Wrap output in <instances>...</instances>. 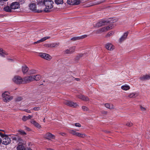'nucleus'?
I'll list each match as a JSON object with an SVG mask.
<instances>
[{"instance_id":"obj_1","label":"nucleus","mask_w":150,"mask_h":150,"mask_svg":"<svg viewBox=\"0 0 150 150\" xmlns=\"http://www.w3.org/2000/svg\"><path fill=\"white\" fill-rule=\"evenodd\" d=\"M53 4L54 2L52 0H46L44 5L45 7L44 9V11L46 13L50 12V9L53 7Z\"/></svg>"},{"instance_id":"obj_2","label":"nucleus","mask_w":150,"mask_h":150,"mask_svg":"<svg viewBox=\"0 0 150 150\" xmlns=\"http://www.w3.org/2000/svg\"><path fill=\"white\" fill-rule=\"evenodd\" d=\"M9 93L8 92L6 91L3 93L2 94V97L3 98V100L4 102H7L13 99V97L12 96L10 97L9 96Z\"/></svg>"},{"instance_id":"obj_3","label":"nucleus","mask_w":150,"mask_h":150,"mask_svg":"<svg viewBox=\"0 0 150 150\" xmlns=\"http://www.w3.org/2000/svg\"><path fill=\"white\" fill-rule=\"evenodd\" d=\"M63 103L64 104L74 108L76 107L78 105L76 103H74L72 101L67 100H64L63 101Z\"/></svg>"},{"instance_id":"obj_4","label":"nucleus","mask_w":150,"mask_h":150,"mask_svg":"<svg viewBox=\"0 0 150 150\" xmlns=\"http://www.w3.org/2000/svg\"><path fill=\"white\" fill-rule=\"evenodd\" d=\"M29 7L31 10L35 12L41 13L42 11V10H37L36 9V5L35 4H30L29 5Z\"/></svg>"},{"instance_id":"obj_5","label":"nucleus","mask_w":150,"mask_h":150,"mask_svg":"<svg viewBox=\"0 0 150 150\" xmlns=\"http://www.w3.org/2000/svg\"><path fill=\"white\" fill-rule=\"evenodd\" d=\"M39 55L42 58L48 60H50L52 59L51 56L47 53L40 52L39 53Z\"/></svg>"},{"instance_id":"obj_6","label":"nucleus","mask_w":150,"mask_h":150,"mask_svg":"<svg viewBox=\"0 0 150 150\" xmlns=\"http://www.w3.org/2000/svg\"><path fill=\"white\" fill-rule=\"evenodd\" d=\"M13 80L15 83L18 84H20L23 82V79L19 76H15Z\"/></svg>"},{"instance_id":"obj_7","label":"nucleus","mask_w":150,"mask_h":150,"mask_svg":"<svg viewBox=\"0 0 150 150\" xmlns=\"http://www.w3.org/2000/svg\"><path fill=\"white\" fill-rule=\"evenodd\" d=\"M34 80L33 75H30L26 76L23 78V83H28L33 81Z\"/></svg>"},{"instance_id":"obj_8","label":"nucleus","mask_w":150,"mask_h":150,"mask_svg":"<svg viewBox=\"0 0 150 150\" xmlns=\"http://www.w3.org/2000/svg\"><path fill=\"white\" fill-rule=\"evenodd\" d=\"M11 9H16L20 8V4L18 2H12L10 5Z\"/></svg>"},{"instance_id":"obj_9","label":"nucleus","mask_w":150,"mask_h":150,"mask_svg":"<svg viewBox=\"0 0 150 150\" xmlns=\"http://www.w3.org/2000/svg\"><path fill=\"white\" fill-rule=\"evenodd\" d=\"M67 2L70 5H78L80 4L81 1L79 0H68Z\"/></svg>"},{"instance_id":"obj_10","label":"nucleus","mask_w":150,"mask_h":150,"mask_svg":"<svg viewBox=\"0 0 150 150\" xmlns=\"http://www.w3.org/2000/svg\"><path fill=\"white\" fill-rule=\"evenodd\" d=\"M11 142L10 138L9 137L7 136L3 139L2 140L1 143L3 144L7 145L9 144Z\"/></svg>"},{"instance_id":"obj_11","label":"nucleus","mask_w":150,"mask_h":150,"mask_svg":"<svg viewBox=\"0 0 150 150\" xmlns=\"http://www.w3.org/2000/svg\"><path fill=\"white\" fill-rule=\"evenodd\" d=\"M88 36V35H82L81 36H77V37H75L73 38H71V40H72L73 41L79 40L81 39H83L84 38H85L87 37Z\"/></svg>"},{"instance_id":"obj_12","label":"nucleus","mask_w":150,"mask_h":150,"mask_svg":"<svg viewBox=\"0 0 150 150\" xmlns=\"http://www.w3.org/2000/svg\"><path fill=\"white\" fill-rule=\"evenodd\" d=\"M108 22V21H107L104 20H101L97 23L96 26L98 27H99L103 25H107Z\"/></svg>"},{"instance_id":"obj_13","label":"nucleus","mask_w":150,"mask_h":150,"mask_svg":"<svg viewBox=\"0 0 150 150\" xmlns=\"http://www.w3.org/2000/svg\"><path fill=\"white\" fill-rule=\"evenodd\" d=\"M128 32H127L125 33L119 39V42H122V41H124L126 39L128 35Z\"/></svg>"},{"instance_id":"obj_14","label":"nucleus","mask_w":150,"mask_h":150,"mask_svg":"<svg viewBox=\"0 0 150 150\" xmlns=\"http://www.w3.org/2000/svg\"><path fill=\"white\" fill-rule=\"evenodd\" d=\"M75 49V47L74 46L70 47L68 49L66 50L65 51V53L66 54H71L73 53Z\"/></svg>"},{"instance_id":"obj_15","label":"nucleus","mask_w":150,"mask_h":150,"mask_svg":"<svg viewBox=\"0 0 150 150\" xmlns=\"http://www.w3.org/2000/svg\"><path fill=\"white\" fill-rule=\"evenodd\" d=\"M105 48L108 50H112L114 49V46L111 43H108L105 45Z\"/></svg>"},{"instance_id":"obj_16","label":"nucleus","mask_w":150,"mask_h":150,"mask_svg":"<svg viewBox=\"0 0 150 150\" xmlns=\"http://www.w3.org/2000/svg\"><path fill=\"white\" fill-rule=\"evenodd\" d=\"M45 137L48 140L50 138L54 139L55 138V136L54 135L49 132L46 133L45 135Z\"/></svg>"},{"instance_id":"obj_17","label":"nucleus","mask_w":150,"mask_h":150,"mask_svg":"<svg viewBox=\"0 0 150 150\" xmlns=\"http://www.w3.org/2000/svg\"><path fill=\"white\" fill-rule=\"evenodd\" d=\"M25 144H19L17 147V150H25L26 148H25Z\"/></svg>"},{"instance_id":"obj_18","label":"nucleus","mask_w":150,"mask_h":150,"mask_svg":"<svg viewBox=\"0 0 150 150\" xmlns=\"http://www.w3.org/2000/svg\"><path fill=\"white\" fill-rule=\"evenodd\" d=\"M139 79L142 81L149 79H150V75H146L142 76L140 77Z\"/></svg>"},{"instance_id":"obj_19","label":"nucleus","mask_w":150,"mask_h":150,"mask_svg":"<svg viewBox=\"0 0 150 150\" xmlns=\"http://www.w3.org/2000/svg\"><path fill=\"white\" fill-rule=\"evenodd\" d=\"M50 38V37H44L43 38H41L40 40H39L37 41V42H34V44H35L37 43H40L41 42H43L45 41V40H46L47 39H49Z\"/></svg>"},{"instance_id":"obj_20","label":"nucleus","mask_w":150,"mask_h":150,"mask_svg":"<svg viewBox=\"0 0 150 150\" xmlns=\"http://www.w3.org/2000/svg\"><path fill=\"white\" fill-rule=\"evenodd\" d=\"M79 98L85 101H88L89 100V98L87 97H86L81 95H80L78 96Z\"/></svg>"},{"instance_id":"obj_21","label":"nucleus","mask_w":150,"mask_h":150,"mask_svg":"<svg viewBox=\"0 0 150 150\" xmlns=\"http://www.w3.org/2000/svg\"><path fill=\"white\" fill-rule=\"evenodd\" d=\"M113 27V25L112 24L106 27L102 28L101 29V31H105V30H107L109 29H111Z\"/></svg>"},{"instance_id":"obj_22","label":"nucleus","mask_w":150,"mask_h":150,"mask_svg":"<svg viewBox=\"0 0 150 150\" xmlns=\"http://www.w3.org/2000/svg\"><path fill=\"white\" fill-rule=\"evenodd\" d=\"M59 43H53L48 44V47H57L59 45Z\"/></svg>"},{"instance_id":"obj_23","label":"nucleus","mask_w":150,"mask_h":150,"mask_svg":"<svg viewBox=\"0 0 150 150\" xmlns=\"http://www.w3.org/2000/svg\"><path fill=\"white\" fill-rule=\"evenodd\" d=\"M12 139L13 140H15L17 142H19L20 144L22 143V142L23 141L22 139L19 137L17 136L14 137L12 138Z\"/></svg>"},{"instance_id":"obj_24","label":"nucleus","mask_w":150,"mask_h":150,"mask_svg":"<svg viewBox=\"0 0 150 150\" xmlns=\"http://www.w3.org/2000/svg\"><path fill=\"white\" fill-rule=\"evenodd\" d=\"M37 4L39 6H44L45 0H37Z\"/></svg>"},{"instance_id":"obj_25","label":"nucleus","mask_w":150,"mask_h":150,"mask_svg":"<svg viewBox=\"0 0 150 150\" xmlns=\"http://www.w3.org/2000/svg\"><path fill=\"white\" fill-rule=\"evenodd\" d=\"M31 123L38 128H40L41 127L40 125L38 123L36 122L35 120H31Z\"/></svg>"},{"instance_id":"obj_26","label":"nucleus","mask_w":150,"mask_h":150,"mask_svg":"<svg viewBox=\"0 0 150 150\" xmlns=\"http://www.w3.org/2000/svg\"><path fill=\"white\" fill-rule=\"evenodd\" d=\"M8 53L6 52L3 50L1 48H0V55L2 57H5V55H7Z\"/></svg>"},{"instance_id":"obj_27","label":"nucleus","mask_w":150,"mask_h":150,"mask_svg":"<svg viewBox=\"0 0 150 150\" xmlns=\"http://www.w3.org/2000/svg\"><path fill=\"white\" fill-rule=\"evenodd\" d=\"M105 106L106 108L110 109H113L114 108L113 105L111 104L105 103Z\"/></svg>"},{"instance_id":"obj_28","label":"nucleus","mask_w":150,"mask_h":150,"mask_svg":"<svg viewBox=\"0 0 150 150\" xmlns=\"http://www.w3.org/2000/svg\"><path fill=\"white\" fill-rule=\"evenodd\" d=\"M11 9L9 6H6L4 8V10L6 12H12Z\"/></svg>"},{"instance_id":"obj_29","label":"nucleus","mask_w":150,"mask_h":150,"mask_svg":"<svg viewBox=\"0 0 150 150\" xmlns=\"http://www.w3.org/2000/svg\"><path fill=\"white\" fill-rule=\"evenodd\" d=\"M33 77L34 78V80H35L36 81H38L41 78V76L39 74L36 76H33Z\"/></svg>"},{"instance_id":"obj_30","label":"nucleus","mask_w":150,"mask_h":150,"mask_svg":"<svg viewBox=\"0 0 150 150\" xmlns=\"http://www.w3.org/2000/svg\"><path fill=\"white\" fill-rule=\"evenodd\" d=\"M70 133L72 134L73 135H75L76 136H77L78 134V132H76V130H70Z\"/></svg>"},{"instance_id":"obj_31","label":"nucleus","mask_w":150,"mask_h":150,"mask_svg":"<svg viewBox=\"0 0 150 150\" xmlns=\"http://www.w3.org/2000/svg\"><path fill=\"white\" fill-rule=\"evenodd\" d=\"M22 71L24 74L26 73L28 71V68L26 66L22 67Z\"/></svg>"},{"instance_id":"obj_32","label":"nucleus","mask_w":150,"mask_h":150,"mask_svg":"<svg viewBox=\"0 0 150 150\" xmlns=\"http://www.w3.org/2000/svg\"><path fill=\"white\" fill-rule=\"evenodd\" d=\"M138 94L137 93H133L130 94L129 96L128 97L129 98H135L138 96Z\"/></svg>"},{"instance_id":"obj_33","label":"nucleus","mask_w":150,"mask_h":150,"mask_svg":"<svg viewBox=\"0 0 150 150\" xmlns=\"http://www.w3.org/2000/svg\"><path fill=\"white\" fill-rule=\"evenodd\" d=\"M121 88L122 90L127 91L130 88V87L128 86L125 85L122 86L121 87Z\"/></svg>"},{"instance_id":"obj_34","label":"nucleus","mask_w":150,"mask_h":150,"mask_svg":"<svg viewBox=\"0 0 150 150\" xmlns=\"http://www.w3.org/2000/svg\"><path fill=\"white\" fill-rule=\"evenodd\" d=\"M55 2L57 4H62L63 3V0H55Z\"/></svg>"},{"instance_id":"obj_35","label":"nucleus","mask_w":150,"mask_h":150,"mask_svg":"<svg viewBox=\"0 0 150 150\" xmlns=\"http://www.w3.org/2000/svg\"><path fill=\"white\" fill-rule=\"evenodd\" d=\"M86 136V135L85 134H81V133L79 132L77 136L82 138H84Z\"/></svg>"},{"instance_id":"obj_36","label":"nucleus","mask_w":150,"mask_h":150,"mask_svg":"<svg viewBox=\"0 0 150 150\" xmlns=\"http://www.w3.org/2000/svg\"><path fill=\"white\" fill-rule=\"evenodd\" d=\"M18 132L20 134L23 135H25L26 134V133L24 130L21 129L19 130L18 131Z\"/></svg>"},{"instance_id":"obj_37","label":"nucleus","mask_w":150,"mask_h":150,"mask_svg":"<svg viewBox=\"0 0 150 150\" xmlns=\"http://www.w3.org/2000/svg\"><path fill=\"white\" fill-rule=\"evenodd\" d=\"M114 33L113 31H110L106 35V37H108L111 35H112L114 34Z\"/></svg>"},{"instance_id":"obj_38","label":"nucleus","mask_w":150,"mask_h":150,"mask_svg":"<svg viewBox=\"0 0 150 150\" xmlns=\"http://www.w3.org/2000/svg\"><path fill=\"white\" fill-rule=\"evenodd\" d=\"M23 99V98L22 97H18L16 98L15 100L17 102L20 101L22 100Z\"/></svg>"},{"instance_id":"obj_39","label":"nucleus","mask_w":150,"mask_h":150,"mask_svg":"<svg viewBox=\"0 0 150 150\" xmlns=\"http://www.w3.org/2000/svg\"><path fill=\"white\" fill-rule=\"evenodd\" d=\"M36 73V71L33 69H31L28 71V73L30 74H33Z\"/></svg>"},{"instance_id":"obj_40","label":"nucleus","mask_w":150,"mask_h":150,"mask_svg":"<svg viewBox=\"0 0 150 150\" xmlns=\"http://www.w3.org/2000/svg\"><path fill=\"white\" fill-rule=\"evenodd\" d=\"M140 107L141 111L143 112H144L146 110V108L142 107L141 105H140Z\"/></svg>"},{"instance_id":"obj_41","label":"nucleus","mask_w":150,"mask_h":150,"mask_svg":"<svg viewBox=\"0 0 150 150\" xmlns=\"http://www.w3.org/2000/svg\"><path fill=\"white\" fill-rule=\"evenodd\" d=\"M82 108L84 111H88V108L86 106H83L82 107Z\"/></svg>"},{"instance_id":"obj_42","label":"nucleus","mask_w":150,"mask_h":150,"mask_svg":"<svg viewBox=\"0 0 150 150\" xmlns=\"http://www.w3.org/2000/svg\"><path fill=\"white\" fill-rule=\"evenodd\" d=\"M0 136L3 138H4L6 136H7V135L4 134L1 132H0Z\"/></svg>"},{"instance_id":"obj_43","label":"nucleus","mask_w":150,"mask_h":150,"mask_svg":"<svg viewBox=\"0 0 150 150\" xmlns=\"http://www.w3.org/2000/svg\"><path fill=\"white\" fill-rule=\"evenodd\" d=\"M22 119L24 121H25L28 120L27 116H24L23 117Z\"/></svg>"},{"instance_id":"obj_44","label":"nucleus","mask_w":150,"mask_h":150,"mask_svg":"<svg viewBox=\"0 0 150 150\" xmlns=\"http://www.w3.org/2000/svg\"><path fill=\"white\" fill-rule=\"evenodd\" d=\"M75 126L77 127H80L81 126V124L79 123H75Z\"/></svg>"},{"instance_id":"obj_45","label":"nucleus","mask_w":150,"mask_h":150,"mask_svg":"<svg viewBox=\"0 0 150 150\" xmlns=\"http://www.w3.org/2000/svg\"><path fill=\"white\" fill-rule=\"evenodd\" d=\"M40 109V107H34L33 108V110L35 111H38Z\"/></svg>"},{"instance_id":"obj_46","label":"nucleus","mask_w":150,"mask_h":150,"mask_svg":"<svg viewBox=\"0 0 150 150\" xmlns=\"http://www.w3.org/2000/svg\"><path fill=\"white\" fill-rule=\"evenodd\" d=\"M25 0H19V2H18L19 4L20 3L21 4H22L24 3L25 2Z\"/></svg>"},{"instance_id":"obj_47","label":"nucleus","mask_w":150,"mask_h":150,"mask_svg":"<svg viewBox=\"0 0 150 150\" xmlns=\"http://www.w3.org/2000/svg\"><path fill=\"white\" fill-rule=\"evenodd\" d=\"M82 55H83V54H79L78 56H77L76 57V59H79L80 57H82Z\"/></svg>"},{"instance_id":"obj_48","label":"nucleus","mask_w":150,"mask_h":150,"mask_svg":"<svg viewBox=\"0 0 150 150\" xmlns=\"http://www.w3.org/2000/svg\"><path fill=\"white\" fill-rule=\"evenodd\" d=\"M132 124L130 122H128L126 124V125L127 126L130 127L132 126Z\"/></svg>"},{"instance_id":"obj_49","label":"nucleus","mask_w":150,"mask_h":150,"mask_svg":"<svg viewBox=\"0 0 150 150\" xmlns=\"http://www.w3.org/2000/svg\"><path fill=\"white\" fill-rule=\"evenodd\" d=\"M28 120L30 119L32 117V116L30 115H29L28 116H27Z\"/></svg>"},{"instance_id":"obj_50","label":"nucleus","mask_w":150,"mask_h":150,"mask_svg":"<svg viewBox=\"0 0 150 150\" xmlns=\"http://www.w3.org/2000/svg\"><path fill=\"white\" fill-rule=\"evenodd\" d=\"M25 112H28V113L31 112V111H30V110H25Z\"/></svg>"},{"instance_id":"obj_51","label":"nucleus","mask_w":150,"mask_h":150,"mask_svg":"<svg viewBox=\"0 0 150 150\" xmlns=\"http://www.w3.org/2000/svg\"><path fill=\"white\" fill-rule=\"evenodd\" d=\"M60 134L62 136H64L66 135V134L64 133H60Z\"/></svg>"},{"instance_id":"obj_52","label":"nucleus","mask_w":150,"mask_h":150,"mask_svg":"<svg viewBox=\"0 0 150 150\" xmlns=\"http://www.w3.org/2000/svg\"><path fill=\"white\" fill-rule=\"evenodd\" d=\"M25 150H32V149L30 148L27 147L26 148V149Z\"/></svg>"},{"instance_id":"obj_53","label":"nucleus","mask_w":150,"mask_h":150,"mask_svg":"<svg viewBox=\"0 0 150 150\" xmlns=\"http://www.w3.org/2000/svg\"><path fill=\"white\" fill-rule=\"evenodd\" d=\"M47 150H54L53 149L50 148H47Z\"/></svg>"},{"instance_id":"obj_54","label":"nucleus","mask_w":150,"mask_h":150,"mask_svg":"<svg viewBox=\"0 0 150 150\" xmlns=\"http://www.w3.org/2000/svg\"><path fill=\"white\" fill-rule=\"evenodd\" d=\"M105 132L106 133H109L110 132V131H105Z\"/></svg>"},{"instance_id":"obj_55","label":"nucleus","mask_w":150,"mask_h":150,"mask_svg":"<svg viewBox=\"0 0 150 150\" xmlns=\"http://www.w3.org/2000/svg\"><path fill=\"white\" fill-rule=\"evenodd\" d=\"M2 142V139L1 138H0V144Z\"/></svg>"},{"instance_id":"obj_56","label":"nucleus","mask_w":150,"mask_h":150,"mask_svg":"<svg viewBox=\"0 0 150 150\" xmlns=\"http://www.w3.org/2000/svg\"><path fill=\"white\" fill-rule=\"evenodd\" d=\"M76 79L77 81H79V78H76Z\"/></svg>"},{"instance_id":"obj_57","label":"nucleus","mask_w":150,"mask_h":150,"mask_svg":"<svg viewBox=\"0 0 150 150\" xmlns=\"http://www.w3.org/2000/svg\"><path fill=\"white\" fill-rule=\"evenodd\" d=\"M43 121L44 122H45V118H44L43 119Z\"/></svg>"},{"instance_id":"obj_58","label":"nucleus","mask_w":150,"mask_h":150,"mask_svg":"<svg viewBox=\"0 0 150 150\" xmlns=\"http://www.w3.org/2000/svg\"><path fill=\"white\" fill-rule=\"evenodd\" d=\"M7 0H4V1H7Z\"/></svg>"},{"instance_id":"obj_59","label":"nucleus","mask_w":150,"mask_h":150,"mask_svg":"<svg viewBox=\"0 0 150 150\" xmlns=\"http://www.w3.org/2000/svg\"><path fill=\"white\" fill-rule=\"evenodd\" d=\"M105 114H106L107 112H105Z\"/></svg>"},{"instance_id":"obj_60","label":"nucleus","mask_w":150,"mask_h":150,"mask_svg":"<svg viewBox=\"0 0 150 150\" xmlns=\"http://www.w3.org/2000/svg\"><path fill=\"white\" fill-rule=\"evenodd\" d=\"M2 1V0H0V2L1 1Z\"/></svg>"}]
</instances>
